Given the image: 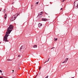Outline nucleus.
Masks as SVG:
<instances>
[{"instance_id": "obj_1", "label": "nucleus", "mask_w": 78, "mask_h": 78, "mask_svg": "<svg viewBox=\"0 0 78 78\" xmlns=\"http://www.w3.org/2000/svg\"><path fill=\"white\" fill-rule=\"evenodd\" d=\"M14 27L13 26L10 25L9 27L7 30V32L6 33L4 37L3 41H5V42H9V41L8 40V35L10 34L11 32L12 31V30L13 29Z\"/></svg>"}, {"instance_id": "obj_2", "label": "nucleus", "mask_w": 78, "mask_h": 78, "mask_svg": "<svg viewBox=\"0 0 78 78\" xmlns=\"http://www.w3.org/2000/svg\"><path fill=\"white\" fill-rule=\"evenodd\" d=\"M18 15H17V14H16L13 16L11 18V21H14V20H15L16 19V17H17Z\"/></svg>"}, {"instance_id": "obj_3", "label": "nucleus", "mask_w": 78, "mask_h": 78, "mask_svg": "<svg viewBox=\"0 0 78 78\" xmlns=\"http://www.w3.org/2000/svg\"><path fill=\"white\" fill-rule=\"evenodd\" d=\"M74 7L78 8V1H76L74 2Z\"/></svg>"}, {"instance_id": "obj_4", "label": "nucleus", "mask_w": 78, "mask_h": 78, "mask_svg": "<svg viewBox=\"0 0 78 78\" xmlns=\"http://www.w3.org/2000/svg\"><path fill=\"white\" fill-rule=\"evenodd\" d=\"M68 58H66V59L62 62V63H65V62H67V61H68Z\"/></svg>"}, {"instance_id": "obj_5", "label": "nucleus", "mask_w": 78, "mask_h": 78, "mask_svg": "<svg viewBox=\"0 0 78 78\" xmlns=\"http://www.w3.org/2000/svg\"><path fill=\"white\" fill-rule=\"evenodd\" d=\"M43 12H41V13H40L38 14V15L37 16V17H39V16H42V13Z\"/></svg>"}, {"instance_id": "obj_6", "label": "nucleus", "mask_w": 78, "mask_h": 78, "mask_svg": "<svg viewBox=\"0 0 78 78\" xmlns=\"http://www.w3.org/2000/svg\"><path fill=\"white\" fill-rule=\"evenodd\" d=\"M42 24L41 23H39L38 24V26L39 28H41L42 27Z\"/></svg>"}, {"instance_id": "obj_7", "label": "nucleus", "mask_w": 78, "mask_h": 78, "mask_svg": "<svg viewBox=\"0 0 78 78\" xmlns=\"http://www.w3.org/2000/svg\"><path fill=\"white\" fill-rule=\"evenodd\" d=\"M42 21H47V19L43 18L42 19Z\"/></svg>"}, {"instance_id": "obj_8", "label": "nucleus", "mask_w": 78, "mask_h": 78, "mask_svg": "<svg viewBox=\"0 0 78 78\" xmlns=\"http://www.w3.org/2000/svg\"><path fill=\"white\" fill-rule=\"evenodd\" d=\"M7 17V15H6V14H5V16H4V18L5 19H6V17Z\"/></svg>"}, {"instance_id": "obj_9", "label": "nucleus", "mask_w": 78, "mask_h": 78, "mask_svg": "<svg viewBox=\"0 0 78 78\" xmlns=\"http://www.w3.org/2000/svg\"><path fill=\"white\" fill-rule=\"evenodd\" d=\"M33 48H37V45H34L33 46Z\"/></svg>"}, {"instance_id": "obj_10", "label": "nucleus", "mask_w": 78, "mask_h": 78, "mask_svg": "<svg viewBox=\"0 0 78 78\" xmlns=\"http://www.w3.org/2000/svg\"><path fill=\"white\" fill-rule=\"evenodd\" d=\"M58 40V38H54V41H56Z\"/></svg>"}, {"instance_id": "obj_11", "label": "nucleus", "mask_w": 78, "mask_h": 78, "mask_svg": "<svg viewBox=\"0 0 78 78\" xmlns=\"http://www.w3.org/2000/svg\"><path fill=\"white\" fill-rule=\"evenodd\" d=\"M3 12H6V9H4Z\"/></svg>"}, {"instance_id": "obj_12", "label": "nucleus", "mask_w": 78, "mask_h": 78, "mask_svg": "<svg viewBox=\"0 0 78 78\" xmlns=\"http://www.w3.org/2000/svg\"><path fill=\"white\" fill-rule=\"evenodd\" d=\"M7 60L8 61H12V60L9 59H7Z\"/></svg>"}, {"instance_id": "obj_13", "label": "nucleus", "mask_w": 78, "mask_h": 78, "mask_svg": "<svg viewBox=\"0 0 78 78\" xmlns=\"http://www.w3.org/2000/svg\"><path fill=\"white\" fill-rule=\"evenodd\" d=\"M22 46H21L20 48V50H22Z\"/></svg>"}, {"instance_id": "obj_14", "label": "nucleus", "mask_w": 78, "mask_h": 78, "mask_svg": "<svg viewBox=\"0 0 78 78\" xmlns=\"http://www.w3.org/2000/svg\"><path fill=\"white\" fill-rule=\"evenodd\" d=\"M65 0H62V2H64V1H65Z\"/></svg>"}, {"instance_id": "obj_15", "label": "nucleus", "mask_w": 78, "mask_h": 78, "mask_svg": "<svg viewBox=\"0 0 78 78\" xmlns=\"http://www.w3.org/2000/svg\"><path fill=\"white\" fill-rule=\"evenodd\" d=\"M18 57H19V58H20V55H19L18 56Z\"/></svg>"}, {"instance_id": "obj_16", "label": "nucleus", "mask_w": 78, "mask_h": 78, "mask_svg": "<svg viewBox=\"0 0 78 78\" xmlns=\"http://www.w3.org/2000/svg\"><path fill=\"white\" fill-rule=\"evenodd\" d=\"M48 78V76H47L45 78Z\"/></svg>"}, {"instance_id": "obj_17", "label": "nucleus", "mask_w": 78, "mask_h": 78, "mask_svg": "<svg viewBox=\"0 0 78 78\" xmlns=\"http://www.w3.org/2000/svg\"><path fill=\"white\" fill-rule=\"evenodd\" d=\"M12 4L13 5H14V2H12Z\"/></svg>"}, {"instance_id": "obj_18", "label": "nucleus", "mask_w": 78, "mask_h": 78, "mask_svg": "<svg viewBox=\"0 0 78 78\" xmlns=\"http://www.w3.org/2000/svg\"><path fill=\"white\" fill-rule=\"evenodd\" d=\"M0 72H1V73H2V70H0Z\"/></svg>"}, {"instance_id": "obj_19", "label": "nucleus", "mask_w": 78, "mask_h": 78, "mask_svg": "<svg viewBox=\"0 0 78 78\" xmlns=\"http://www.w3.org/2000/svg\"><path fill=\"white\" fill-rule=\"evenodd\" d=\"M36 4H38V3H39V2H36Z\"/></svg>"}, {"instance_id": "obj_20", "label": "nucleus", "mask_w": 78, "mask_h": 78, "mask_svg": "<svg viewBox=\"0 0 78 78\" xmlns=\"http://www.w3.org/2000/svg\"><path fill=\"white\" fill-rule=\"evenodd\" d=\"M55 48V47H53V48H51V49H53V48Z\"/></svg>"}, {"instance_id": "obj_21", "label": "nucleus", "mask_w": 78, "mask_h": 78, "mask_svg": "<svg viewBox=\"0 0 78 78\" xmlns=\"http://www.w3.org/2000/svg\"><path fill=\"white\" fill-rule=\"evenodd\" d=\"M2 73V75H3V73Z\"/></svg>"}, {"instance_id": "obj_22", "label": "nucleus", "mask_w": 78, "mask_h": 78, "mask_svg": "<svg viewBox=\"0 0 78 78\" xmlns=\"http://www.w3.org/2000/svg\"><path fill=\"white\" fill-rule=\"evenodd\" d=\"M3 78V77L0 76V78Z\"/></svg>"}, {"instance_id": "obj_23", "label": "nucleus", "mask_w": 78, "mask_h": 78, "mask_svg": "<svg viewBox=\"0 0 78 78\" xmlns=\"http://www.w3.org/2000/svg\"><path fill=\"white\" fill-rule=\"evenodd\" d=\"M49 61V60H48L47 61H46V62H48V61Z\"/></svg>"}, {"instance_id": "obj_24", "label": "nucleus", "mask_w": 78, "mask_h": 78, "mask_svg": "<svg viewBox=\"0 0 78 78\" xmlns=\"http://www.w3.org/2000/svg\"><path fill=\"white\" fill-rule=\"evenodd\" d=\"M62 8H61V9H60V10H62Z\"/></svg>"}, {"instance_id": "obj_25", "label": "nucleus", "mask_w": 78, "mask_h": 78, "mask_svg": "<svg viewBox=\"0 0 78 78\" xmlns=\"http://www.w3.org/2000/svg\"><path fill=\"white\" fill-rule=\"evenodd\" d=\"M45 14H46L47 15H48V14H47V13H45Z\"/></svg>"}, {"instance_id": "obj_26", "label": "nucleus", "mask_w": 78, "mask_h": 78, "mask_svg": "<svg viewBox=\"0 0 78 78\" xmlns=\"http://www.w3.org/2000/svg\"><path fill=\"white\" fill-rule=\"evenodd\" d=\"M41 66H40V67L39 68V69H41Z\"/></svg>"}, {"instance_id": "obj_27", "label": "nucleus", "mask_w": 78, "mask_h": 78, "mask_svg": "<svg viewBox=\"0 0 78 78\" xmlns=\"http://www.w3.org/2000/svg\"><path fill=\"white\" fill-rule=\"evenodd\" d=\"M12 71L13 72L12 73H13V72H14V70H12Z\"/></svg>"}, {"instance_id": "obj_28", "label": "nucleus", "mask_w": 78, "mask_h": 78, "mask_svg": "<svg viewBox=\"0 0 78 78\" xmlns=\"http://www.w3.org/2000/svg\"><path fill=\"white\" fill-rule=\"evenodd\" d=\"M49 59H50V58H49L48 59V60H49Z\"/></svg>"}, {"instance_id": "obj_29", "label": "nucleus", "mask_w": 78, "mask_h": 78, "mask_svg": "<svg viewBox=\"0 0 78 78\" xmlns=\"http://www.w3.org/2000/svg\"><path fill=\"white\" fill-rule=\"evenodd\" d=\"M36 77V76L34 78H35Z\"/></svg>"}, {"instance_id": "obj_30", "label": "nucleus", "mask_w": 78, "mask_h": 78, "mask_svg": "<svg viewBox=\"0 0 78 78\" xmlns=\"http://www.w3.org/2000/svg\"><path fill=\"white\" fill-rule=\"evenodd\" d=\"M37 75L36 76H37Z\"/></svg>"}, {"instance_id": "obj_31", "label": "nucleus", "mask_w": 78, "mask_h": 78, "mask_svg": "<svg viewBox=\"0 0 78 78\" xmlns=\"http://www.w3.org/2000/svg\"><path fill=\"white\" fill-rule=\"evenodd\" d=\"M45 62H44V64H45Z\"/></svg>"}, {"instance_id": "obj_32", "label": "nucleus", "mask_w": 78, "mask_h": 78, "mask_svg": "<svg viewBox=\"0 0 78 78\" xmlns=\"http://www.w3.org/2000/svg\"><path fill=\"white\" fill-rule=\"evenodd\" d=\"M39 70H40V69H39Z\"/></svg>"}, {"instance_id": "obj_33", "label": "nucleus", "mask_w": 78, "mask_h": 78, "mask_svg": "<svg viewBox=\"0 0 78 78\" xmlns=\"http://www.w3.org/2000/svg\"><path fill=\"white\" fill-rule=\"evenodd\" d=\"M0 11H1V10L0 9Z\"/></svg>"}, {"instance_id": "obj_34", "label": "nucleus", "mask_w": 78, "mask_h": 78, "mask_svg": "<svg viewBox=\"0 0 78 78\" xmlns=\"http://www.w3.org/2000/svg\"><path fill=\"white\" fill-rule=\"evenodd\" d=\"M1 44V42H0V44Z\"/></svg>"}, {"instance_id": "obj_35", "label": "nucleus", "mask_w": 78, "mask_h": 78, "mask_svg": "<svg viewBox=\"0 0 78 78\" xmlns=\"http://www.w3.org/2000/svg\"><path fill=\"white\" fill-rule=\"evenodd\" d=\"M40 74H41V73H40Z\"/></svg>"}, {"instance_id": "obj_36", "label": "nucleus", "mask_w": 78, "mask_h": 78, "mask_svg": "<svg viewBox=\"0 0 78 78\" xmlns=\"http://www.w3.org/2000/svg\"><path fill=\"white\" fill-rule=\"evenodd\" d=\"M19 69H20V68H19Z\"/></svg>"}, {"instance_id": "obj_37", "label": "nucleus", "mask_w": 78, "mask_h": 78, "mask_svg": "<svg viewBox=\"0 0 78 78\" xmlns=\"http://www.w3.org/2000/svg\"><path fill=\"white\" fill-rule=\"evenodd\" d=\"M31 9H32V8H31Z\"/></svg>"}]
</instances>
